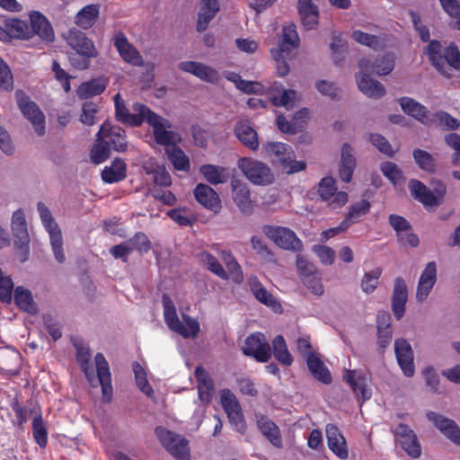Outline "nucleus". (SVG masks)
Wrapping results in <instances>:
<instances>
[{
	"mask_svg": "<svg viewBox=\"0 0 460 460\" xmlns=\"http://www.w3.org/2000/svg\"><path fill=\"white\" fill-rule=\"evenodd\" d=\"M76 360L79 363L88 382L96 385V377L91 363L90 349L83 345H76ZM97 382L102 386V401L110 402L112 398L111 374L110 366L102 353H97L94 357Z\"/></svg>",
	"mask_w": 460,
	"mask_h": 460,
	"instance_id": "f257e3e1",
	"label": "nucleus"
},
{
	"mask_svg": "<svg viewBox=\"0 0 460 460\" xmlns=\"http://www.w3.org/2000/svg\"><path fill=\"white\" fill-rule=\"evenodd\" d=\"M164 318L168 328L183 338H196L199 332V323L197 319L182 314L183 323L179 319L176 308L172 299L163 296Z\"/></svg>",
	"mask_w": 460,
	"mask_h": 460,
	"instance_id": "f03ea898",
	"label": "nucleus"
},
{
	"mask_svg": "<svg viewBox=\"0 0 460 460\" xmlns=\"http://www.w3.org/2000/svg\"><path fill=\"white\" fill-rule=\"evenodd\" d=\"M269 157L280 164L288 174L299 172L306 168L304 161H296V155L290 146L281 142H269L263 146Z\"/></svg>",
	"mask_w": 460,
	"mask_h": 460,
	"instance_id": "7ed1b4c3",
	"label": "nucleus"
},
{
	"mask_svg": "<svg viewBox=\"0 0 460 460\" xmlns=\"http://www.w3.org/2000/svg\"><path fill=\"white\" fill-rule=\"evenodd\" d=\"M261 231L267 238L280 249L293 252H300L304 249L301 239L288 227L276 225H264L261 227Z\"/></svg>",
	"mask_w": 460,
	"mask_h": 460,
	"instance_id": "20e7f679",
	"label": "nucleus"
},
{
	"mask_svg": "<svg viewBox=\"0 0 460 460\" xmlns=\"http://www.w3.org/2000/svg\"><path fill=\"white\" fill-rule=\"evenodd\" d=\"M145 121L152 128L154 138L157 144L170 146L180 142L179 134L171 129L172 123L151 109H148Z\"/></svg>",
	"mask_w": 460,
	"mask_h": 460,
	"instance_id": "39448f33",
	"label": "nucleus"
},
{
	"mask_svg": "<svg viewBox=\"0 0 460 460\" xmlns=\"http://www.w3.org/2000/svg\"><path fill=\"white\" fill-rule=\"evenodd\" d=\"M38 211L42 225L49 234L50 245L55 259L58 263H63L66 261V255L63 250V237L61 230L45 204L39 202Z\"/></svg>",
	"mask_w": 460,
	"mask_h": 460,
	"instance_id": "423d86ee",
	"label": "nucleus"
},
{
	"mask_svg": "<svg viewBox=\"0 0 460 460\" xmlns=\"http://www.w3.org/2000/svg\"><path fill=\"white\" fill-rule=\"evenodd\" d=\"M237 166L243 175L255 185H270L274 181V174L271 169L263 162L253 158L242 157L237 162Z\"/></svg>",
	"mask_w": 460,
	"mask_h": 460,
	"instance_id": "0eeeda50",
	"label": "nucleus"
},
{
	"mask_svg": "<svg viewBox=\"0 0 460 460\" xmlns=\"http://www.w3.org/2000/svg\"><path fill=\"white\" fill-rule=\"evenodd\" d=\"M155 435L163 447L177 460H190L188 440L163 427L155 429Z\"/></svg>",
	"mask_w": 460,
	"mask_h": 460,
	"instance_id": "6e6552de",
	"label": "nucleus"
},
{
	"mask_svg": "<svg viewBox=\"0 0 460 460\" xmlns=\"http://www.w3.org/2000/svg\"><path fill=\"white\" fill-rule=\"evenodd\" d=\"M114 104L116 119L130 127L141 126L149 109L143 103L135 102L132 104L133 113H131L119 93L114 96Z\"/></svg>",
	"mask_w": 460,
	"mask_h": 460,
	"instance_id": "1a4fd4ad",
	"label": "nucleus"
},
{
	"mask_svg": "<svg viewBox=\"0 0 460 460\" xmlns=\"http://www.w3.org/2000/svg\"><path fill=\"white\" fill-rule=\"evenodd\" d=\"M358 68L359 72L356 75V78L360 92L369 98H382L385 94L386 90L383 84L367 75L369 71V60L361 58L358 61Z\"/></svg>",
	"mask_w": 460,
	"mask_h": 460,
	"instance_id": "9d476101",
	"label": "nucleus"
},
{
	"mask_svg": "<svg viewBox=\"0 0 460 460\" xmlns=\"http://www.w3.org/2000/svg\"><path fill=\"white\" fill-rule=\"evenodd\" d=\"M318 193L320 198L326 201L332 209L343 207L349 200L346 191H338L336 181L332 177H324L321 180L318 184Z\"/></svg>",
	"mask_w": 460,
	"mask_h": 460,
	"instance_id": "9b49d317",
	"label": "nucleus"
},
{
	"mask_svg": "<svg viewBox=\"0 0 460 460\" xmlns=\"http://www.w3.org/2000/svg\"><path fill=\"white\" fill-rule=\"evenodd\" d=\"M221 404L227 414L229 421L234 429L238 432H244L246 424L242 412L241 406L235 395L228 389L221 391Z\"/></svg>",
	"mask_w": 460,
	"mask_h": 460,
	"instance_id": "f8f14e48",
	"label": "nucleus"
},
{
	"mask_svg": "<svg viewBox=\"0 0 460 460\" xmlns=\"http://www.w3.org/2000/svg\"><path fill=\"white\" fill-rule=\"evenodd\" d=\"M98 141H103L111 149L117 152H124L127 149L125 131L119 126L112 125L110 121H104L97 135Z\"/></svg>",
	"mask_w": 460,
	"mask_h": 460,
	"instance_id": "ddd939ff",
	"label": "nucleus"
},
{
	"mask_svg": "<svg viewBox=\"0 0 460 460\" xmlns=\"http://www.w3.org/2000/svg\"><path fill=\"white\" fill-rule=\"evenodd\" d=\"M16 97L19 109L22 114L31 121L37 134L43 135L45 129V116L43 112L23 93L17 92Z\"/></svg>",
	"mask_w": 460,
	"mask_h": 460,
	"instance_id": "4468645a",
	"label": "nucleus"
},
{
	"mask_svg": "<svg viewBox=\"0 0 460 460\" xmlns=\"http://www.w3.org/2000/svg\"><path fill=\"white\" fill-rule=\"evenodd\" d=\"M242 350L244 355L252 356L259 362H268L271 357L270 344L265 336L260 332L249 335Z\"/></svg>",
	"mask_w": 460,
	"mask_h": 460,
	"instance_id": "2eb2a0df",
	"label": "nucleus"
},
{
	"mask_svg": "<svg viewBox=\"0 0 460 460\" xmlns=\"http://www.w3.org/2000/svg\"><path fill=\"white\" fill-rule=\"evenodd\" d=\"M66 40L69 47L83 58H91L98 56L93 40L81 31L70 30L66 36Z\"/></svg>",
	"mask_w": 460,
	"mask_h": 460,
	"instance_id": "dca6fc26",
	"label": "nucleus"
},
{
	"mask_svg": "<svg viewBox=\"0 0 460 460\" xmlns=\"http://www.w3.org/2000/svg\"><path fill=\"white\" fill-rule=\"evenodd\" d=\"M395 441L411 457L418 458L421 455L420 446L417 436L412 429L405 424H399L394 429Z\"/></svg>",
	"mask_w": 460,
	"mask_h": 460,
	"instance_id": "f3484780",
	"label": "nucleus"
},
{
	"mask_svg": "<svg viewBox=\"0 0 460 460\" xmlns=\"http://www.w3.org/2000/svg\"><path fill=\"white\" fill-rule=\"evenodd\" d=\"M113 44L120 58L135 66H143L144 59L137 48L128 41L126 35L119 31L113 37Z\"/></svg>",
	"mask_w": 460,
	"mask_h": 460,
	"instance_id": "a211bd4d",
	"label": "nucleus"
},
{
	"mask_svg": "<svg viewBox=\"0 0 460 460\" xmlns=\"http://www.w3.org/2000/svg\"><path fill=\"white\" fill-rule=\"evenodd\" d=\"M11 228L13 234L15 237L14 246L20 250H22L24 254L27 255L30 237L27 230L25 215L22 209H18L13 212L11 220ZM25 260L26 256L22 259V261Z\"/></svg>",
	"mask_w": 460,
	"mask_h": 460,
	"instance_id": "6ab92c4d",
	"label": "nucleus"
},
{
	"mask_svg": "<svg viewBox=\"0 0 460 460\" xmlns=\"http://www.w3.org/2000/svg\"><path fill=\"white\" fill-rule=\"evenodd\" d=\"M394 351L397 362L403 374L408 377L412 376L415 373V368L411 344L405 339H397L394 341Z\"/></svg>",
	"mask_w": 460,
	"mask_h": 460,
	"instance_id": "aec40b11",
	"label": "nucleus"
},
{
	"mask_svg": "<svg viewBox=\"0 0 460 460\" xmlns=\"http://www.w3.org/2000/svg\"><path fill=\"white\" fill-rule=\"evenodd\" d=\"M426 416L449 440L460 446V429L454 420L434 411L427 412Z\"/></svg>",
	"mask_w": 460,
	"mask_h": 460,
	"instance_id": "412c9836",
	"label": "nucleus"
},
{
	"mask_svg": "<svg viewBox=\"0 0 460 460\" xmlns=\"http://www.w3.org/2000/svg\"><path fill=\"white\" fill-rule=\"evenodd\" d=\"M178 67L180 70L191 74L208 83L214 84L219 80L218 72L215 68L200 62L183 61L179 64Z\"/></svg>",
	"mask_w": 460,
	"mask_h": 460,
	"instance_id": "4be33fe9",
	"label": "nucleus"
},
{
	"mask_svg": "<svg viewBox=\"0 0 460 460\" xmlns=\"http://www.w3.org/2000/svg\"><path fill=\"white\" fill-rule=\"evenodd\" d=\"M437 281V265L435 261H429L420 274L416 290V299L423 302L429 296Z\"/></svg>",
	"mask_w": 460,
	"mask_h": 460,
	"instance_id": "5701e85b",
	"label": "nucleus"
},
{
	"mask_svg": "<svg viewBox=\"0 0 460 460\" xmlns=\"http://www.w3.org/2000/svg\"><path fill=\"white\" fill-rule=\"evenodd\" d=\"M327 445L329 449L340 459L349 457L346 440L339 429L333 424H328L325 429Z\"/></svg>",
	"mask_w": 460,
	"mask_h": 460,
	"instance_id": "b1692460",
	"label": "nucleus"
},
{
	"mask_svg": "<svg viewBox=\"0 0 460 460\" xmlns=\"http://www.w3.org/2000/svg\"><path fill=\"white\" fill-rule=\"evenodd\" d=\"M142 169L146 175L151 176V180L155 184L163 187H168L172 184L170 173L155 159L149 158L146 160L142 164Z\"/></svg>",
	"mask_w": 460,
	"mask_h": 460,
	"instance_id": "393cba45",
	"label": "nucleus"
},
{
	"mask_svg": "<svg viewBox=\"0 0 460 460\" xmlns=\"http://www.w3.org/2000/svg\"><path fill=\"white\" fill-rule=\"evenodd\" d=\"M234 136L246 147L252 151L259 148V137L256 130L246 120L236 122L234 128Z\"/></svg>",
	"mask_w": 460,
	"mask_h": 460,
	"instance_id": "a878e982",
	"label": "nucleus"
},
{
	"mask_svg": "<svg viewBox=\"0 0 460 460\" xmlns=\"http://www.w3.org/2000/svg\"><path fill=\"white\" fill-rule=\"evenodd\" d=\"M407 298L408 292L404 279L396 278L392 296V310L397 320H400L405 313Z\"/></svg>",
	"mask_w": 460,
	"mask_h": 460,
	"instance_id": "bb28decb",
	"label": "nucleus"
},
{
	"mask_svg": "<svg viewBox=\"0 0 460 460\" xmlns=\"http://www.w3.org/2000/svg\"><path fill=\"white\" fill-rule=\"evenodd\" d=\"M232 186V198L239 209L245 214H250L252 211V202L250 197V190L246 183L239 180H233Z\"/></svg>",
	"mask_w": 460,
	"mask_h": 460,
	"instance_id": "cd10ccee",
	"label": "nucleus"
},
{
	"mask_svg": "<svg viewBox=\"0 0 460 460\" xmlns=\"http://www.w3.org/2000/svg\"><path fill=\"white\" fill-rule=\"evenodd\" d=\"M197 201L208 209L217 212L221 208L218 194L208 185L199 183L194 190Z\"/></svg>",
	"mask_w": 460,
	"mask_h": 460,
	"instance_id": "c85d7f7f",
	"label": "nucleus"
},
{
	"mask_svg": "<svg viewBox=\"0 0 460 460\" xmlns=\"http://www.w3.org/2000/svg\"><path fill=\"white\" fill-rule=\"evenodd\" d=\"M219 9V0H201L198 13L197 31L199 32L206 31Z\"/></svg>",
	"mask_w": 460,
	"mask_h": 460,
	"instance_id": "c756f323",
	"label": "nucleus"
},
{
	"mask_svg": "<svg viewBox=\"0 0 460 460\" xmlns=\"http://www.w3.org/2000/svg\"><path fill=\"white\" fill-rule=\"evenodd\" d=\"M424 53L431 65L438 73L446 77H451L448 66L446 65L442 53V47L438 40H431L425 48Z\"/></svg>",
	"mask_w": 460,
	"mask_h": 460,
	"instance_id": "7c9ffc66",
	"label": "nucleus"
},
{
	"mask_svg": "<svg viewBox=\"0 0 460 460\" xmlns=\"http://www.w3.org/2000/svg\"><path fill=\"white\" fill-rule=\"evenodd\" d=\"M399 103L405 113L428 126L431 112L425 106L410 97H402Z\"/></svg>",
	"mask_w": 460,
	"mask_h": 460,
	"instance_id": "2f4dec72",
	"label": "nucleus"
},
{
	"mask_svg": "<svg viewBox=\"0 0 460 460\" xmlns=\"http://www.w3.org/2000/svg\"><path fill=\"white\" fill-rule=\"evenodd\" d=\"M31 30L32 34H37L45 41H52L54 40V31L47 20V18L39 12H31L30 14Z\"/></svg>",
	"mask_w": 460,
	"mask_h": 460,
	"instance_id": "473e14b6",
	"label": "nucleus"
},
{
	"mask_svg": "<svg viewBox=\"0 0 460 460\" xmlns=\"http://www.w3.org/2000/svg\"><path fill=\"white\" fill-rule=\"evenodd\" d=\"M408 186L411 196L425 207L438 205V198L420 181L412 179L409 181Z\"/></svg>",
	"mask_w": 460,
	"mask_h": 460,
	"instance_id": "72a5a7b5",
	"label": "nucleus"
},
{
	"mask_svg": "<svg viewBox=\"0 0 460 460\" xmlns=\"http://www.w3.org/2000/svg\"><path fill=\"white\" fill-rule=\"evenodd\" d=\"M297 8L303 25L308 30L314 29L319 19L317 5L312 0H298Z\"/></svg>",
	"mask_w": 460,
	"mask_h": 460,
	"instance_id": "f704fd0d",
	"label": "nucleus"
},
{
	"mask_svg": "<svg viewBox=\"0 0 460 460\" xmlns=\"http://www.w3.org/2000/svg\"><path fill=\"white\" fill-rule=\"evenodd\" d=\"M355 167L356 159L352 154V148L349 145L344 144L341 148L339 168V176L341 180L344 182H349L352 179Z\"/></svg>",
	"mask_w": 460,
	"mask_h": 460,
	"instance_id": "c9c22d12",
	"label": "nucleus"
},
{
	"mask_svg": "<svg viewBox=\"0 0 460 460\" xmlns=\"http://www.w3.org/2000/svg\"><path fill=\"white\" fill-rule=\"evenodd\" d=\"M195 376L198 381V393L199 400L208 404L211 401L214 393V384L202 367H198L195 370Z\"/></svg>",
	"mask_w": 460,
	"mask_h": 460,
	"instance_id": "e433bc0d",
	"label": "nucleus"
},
{
	"mask_svg": "<svg viewBox=\"0 0 460 460\" xmlns=\"http://www.w3.org/2000/svg\"><path fill=\"white\" fill-rule=\"evenodd\" d=\"M21 365L20 354L10 348H0V371L15 375Z\"/></svg>",
	"mask_w": 460,
	"mask_h": 460,
	"instance_id": "4c0bfd02",
	"label": "nucleus"
},
{
	"mask_svg": "<svg viewBox=\"0 0 460 460\" xmlns=\"http://www.w3.org/2000/svg\"><path fill=\"white\" fill-rule=\"evenodd\" d=\"M257 426L270 444L279 448L282 447V438L279 429L273 421L261 415L257 418Z\"/></svg>",
	"mask_w": 460,
	"mask_h": 460,
	"instance_id": "58836bf2",
	"label": "nucleus"
},
{
	"mask_svg": "<svg viewBox=\"0 0 460 460\" xmlns=\"http://www.w3.org/2000/svg\"><path fill=\"white\" fill-rule=\"evenodd\" d=\"M343 378L349 384L358 398L366 401L370 398L371 391L367 388V378L356 371L347 370Z\"/></svg>",
	"mask_w": 460,
	"mask_h": 460,
	"instance_id": "ea45409f",
	"label": "nucleus"
},
{
	"mask_svg": "<svg viewBox=\"0 0 460 460\" xmlns=\"http://www.w3.org/2000/svg\"><path fill=\"white\" fill-rule=\"evenodd\" d=\"M297 100V93L294 90H286L282 85L275 84L271 88V101L275 106L290 109Z\"/></svg>",
	"mask_w": 460,
	"mask_h": 460,
	"instance_id": "a19ab883",
	"label": "nucleus"
},
{
	"mask_svg": "<svg viewBox=\"0 0 460 460\" xmlns=\"http://www.w3.org/2000/svg\"><path fill=\"white\" fill-rule=\"evenodd\" d=\"M249 285L257 300L274 310L280 308L276 298L261 285L256 277L250 278Z\"/></svg>",
	"mask_w": 460,
	"mask_h": 460,
	"instance_id": "79ce46f5",
	"label": "nucleus"
},
{
	"mask_svg": "<svg viewBox=\"0 0 460 460\" xmlns=\"http://www.w3.org/2000/svg\"><path fill=\"white\" fill-rule=\"evenodd\" d=\"M31 414H35L32 420V431L33 438L36 443L40 447H45L48 440V432L41 416V412L39 406H33L30 411Z\"/></svg>",
	"mask_w": 460,
	"mask_h": 460,
	"instance_id": "37998d69",
	"label": "nucleus"
},
{
	"mask_svg": "<svg viewBox=\"0 0 460 460\" xmlns=\"http://www.w3.org/2000/svg\"><path fill=\"white\" fill-rule=\"evenodd\" d=\"M126 178V164L122 159L116 158L110 166L102 172V179L107 183H114Z\"/></svg>",
	"mask_w": 460,
	"mask_h": 460,
	"instance_id": "c03bdc74",
	"label": "nucleus"
},
{
	"mask_svg": "<svg viewBox=\"0 0 460 460\" xmlns=\"http://www.w3.org/2000/svg\"><path fill=\"white\" fill-rule=\"evenodd\" d=\"M395 59L394 53L379 55L374 62L369 61V70L380 76L389 75L394 68Z\"/></svg>",
	"mask_w": 460,
	"mask_h": 460,
	"instance_id": "a18cd8bd",
	"label": "nucleus"
},
{
	"mask_svg": "<svg viewBox=\"0 0 460 460\" xmlns=\"http://www.w3.org/2000/svg\"><path fill=\"white\" fill-rule=\"evenodd\" d=\"M99 13L100 6L98 4H88L77 13L75 22L82 29H89L95 23Z\"/></svg>",
	"mask_w": 460,
	"mask_h": 460,
	"instance_id": "49530a36",
	"label": "nucleus"
},
{
	"mask_svg": "<svg viewBox=\"0 0 460 460\" xmlns=\"http://www.w3.org/2000/svg\"><path fill=\"white\" fill-rule=\"evenodd\" d=\"M4 26L8 31V39L14 38L20 40H26L31 37L32 32L25 21L19 19H6Z\"/></svg>",
	"mask_w": 460,
	"mask_h": 460,
	"instance_id": "de8ad7c7",
	"label": "nucleus"
},
{
	"mask_svg": "<svg viewBox=\"0 0 460 460\" xmlns=\"http://www.w3.org/2000/svg\"><path fill=\"white\" fill-rule=\"evenodd\" d=\"M199 172L207 181L214 185L226 182L229 177L226 168L214 164H204Z\"/></svg>",
	"mask_w": 460,
	"mask_h": 460,
	"instance_id": "09e8293b",
	"label": "nucleus"
},
{
	"mask_svg": "<svg viewBox=\"0 0 460 460\" xmlns=\"http://www.w3.org/2000/svg\"><path fill=\"white\" fill-rule=\"evenodd\" d=\"M14 301L19 308L24 312H27L31 314H37L38 307L30 290L22 287H17L14 290Z\"/></svg>",
	"mask_w": 460,
	"mask_h": 460,
	"instance_id": "8fccbe9b",
	"label": "nucleus"
},
{
	"mask_svg": "<svg viewBox=\"0 0 460 460\" xmlns=\"http://www.w3.org/2000/svg\"><path fill=\"white\" fill-rule=\"evenodd\" d=\"M282 38L276 49L290 52L292 49L299 44V37L293 23L284 25L282 28Z\"/></svg>",
	"mask_w": 460,
	"mask_h": 460,
	"instance_id": "3c124183",
	"label": "nucleus"
},
{
	"mask_svg": "<svg viewBox=\"0 0 460 460\" xmlns=\"http://www.w3.org/2000/svg\"><path fill=\"white\" fill-rule=\"evenodd\" d=\"M307 366L313 376L323 382V384H330L332 382V376L323 362L315 355H309L307 358Z\"/></svg>",
	"mask_w": 460,
	"mask_h": 460,
	"instance_id": "603ef678",
	"label": "nucleus"
},
{
	"mask_svg": "<svg viewBox=\"0 0 460 460\" xmlns=\"http://www.w3.org/2000/svg\"><path fill=\"white\" fill-rule=\"evenodd\" d=\"M429 119L430 121L428 126L442 127L447 130H455L460 127V120L442 111L431 113Z\"/></svg>",
	"mask_w": 460,
	"mask_h": 460,
	"instance_id": "864d4df0",
	"label": "nucleus"
},
{
	"mask_svg": "<svg viewBox=\"0 0 460 460\" xmlns=\"http://www.w3.org/2000/svg\"><path fill=\"white\" fill-rule=\"evenodd\" d=\"M166 154L169 161L176 170L184 172L190 170V164L189 157L181 149L176 147L175 145L167 146Z\"/></svg>",
	"mask_w": 460,
	"mask_h": 460,
	"instance_id": "5fc2aeb1",
	"label": "nucleus"
},
{
	"mask_svg": "<svg viewBox=\"0 0 460 460\" xmlns=\"http://www.w3.org/2000/svg\"><path fill=\"white\" fill-rule=\"evenodd\" d=\"M370 207L371 205L367 199H361L351 204L344 220L347 221L350 226L358 222L363 216L367 215L370 210Z\"/></svg>",
	"mask_w": 460,
	"mask_h": 460,
	"instance_id": "6e6d98bb",
	"label": "nucleus"
},
{
	"mask_svg": "<svg viewBox=\"0 0 460 460\" xmlns=\"http://www.w3.org/2000/svg\"><path fill=\"white\" fill-rule=\"evenodd\" d=\"M105 84L101 79H93L83 83L77 89V95L81 99H88L101 94L105 90Z\"/></svg>",
	"mask_w": 460,
	"mask_h": 460,
	"instance_id": "4d7b16f0",
	"label": "nucleus"
},
{
	"mask_svg": "<svg viewBox=\"0 0 460 460\" xmlns=\"http://www.w3.org/2000/svg\"><path fill=\"white\" fill-rule=\"evenodd\" d=\"M273 354L275 358L285 366H290L293 358L289 353L286 341L281 335H278L272 341Z\"/></svg>",
	"mask_w": 460,
	"mask_h": 460,
	"instance_id": "13d9d810",
	"label": "nucleus"
},
{
	"mask_svg": "<svg viewBox=\"0 0 460 460\" xmlns=\"http://www.w3.org/2000/svg\"><path fill=\"white\" fill-rule=\"evenodd\" d=\"M221 260L226 264L228 274V279L232 278L236 283H240L243 280V272L241 267L236 261L235 258L229 252L222 251L220 254Z\"/></svg>",
	"mask_w": 460,
	"mask_h": 460,
	"instance_id": "bf43d9fd",
	"label": "nucleus"
},
{
	"mask_svg": "<svg viewBox=\"0 0 460 460\" xmlns=\"http://www.w3.org/2000/svg\"><path fill=\"white\" fill-rule=\"evenodd\" d=\"M199 260L203 263V265L215 275L219 277L222 279H227L228 274L224 270L222 265L219 263L217 259L214 257L212 254L203 252L199 253Z\"/></svg>",
	"mask_w": 460,
	"mask_h": 460,
	"instance_id": "052dcab7",
	"label": "nucleus"
},
{
	"mask_svg": "<svg viewBox=\"0 0 460 460\" xmlns=\"http://www.w3.org/2000/svg\"><path fill=\"white\" fill-rule=\"evenodd\" d=\"M133 371L135 374V379L138 388L148 397L154 396V390L149 385L145 369L139 363H134Z\"/></svg>",
	"mask_w": 460,
	"mask_h": 460,
	"instance_id": "680f3d73",
	"label": "nucleus"
},
{
	"mask_svg": "<svg viewBox=\"0 0 460 460\" xmlns=\"http://www.w3.org/2000/svg\"><path fill=\"white\" fill-rule=\"evenodd\" d=\"M100 111V107L93 102H85L82 105V113L79 120L87 126H93L96 121V115Z\"/></svg>",
	"mask_w": 460,
	"mask_h": 460,
	"instance_id": "e2e57ef3",
	"label": "nucleus"
},
{
	"mask_svg": "<svg viewBox=\"0 0 460 460\" xmlns=\"http://www.w3.org/2000/svg\"><path fill=\"white\" fill-rule=\"evenodd\" d=\"M443 58L450 73L451 67L460 71V51L456 44L452 43L444 49Z\"/></svg>",
	"mask_w": 460,
	"mask_h": 460,
	"instance_id": "0e129e2a",
	"label": "nucleus"
},
{
	"mask_svg": "<svg viewBox=\"0 0 460 460\" xmlns=\"http://www.w3.org/2000/svg\"><path fill=\"white\" fill-rule=\"evenodd\" d=\"M352 38L358 43L370 47L372 49L381 48L384 45V40L381 38L363 32L361 31H353Z\"/></svg>",
	"mask_w": 460,
	"mask_h": 460,
	"instance_id": "69168bd1",
	"label": "nucleus"
},
{
	"mask_svg": "<svg viewBox=\"0 0 460 460\" xmlns=\"http://www.w3.org/2000/svg\"><path fill=\"white\" fill-rule=\"evenodd\" d=\"M382 270L375 269L370 272H366L361 280V288L367 294L372 293L378 285V279L381 276Z\"/></svg>",
	"mask_w": 460,
	"mask_h": 460,
	"instance_id": "338daca9",
	"label": "nucleus"
},
{
	"mask_svg": "<svg viewBox=\"0 0 460 460\" xmlns=\"http://www.w3.org/2000/svg\"><path fill=\"white\" fill-rule=\"evenodd\" d=\"M381 171L384 175L394 185L400 183L403 179L402 172L394 163H383L381 164Z\"/></svg>",
	"mask_w": 460,
	"mask_h": 460,
	"instance_id": "774afa93",
	"label": "nucleus"
}]
</instances>
